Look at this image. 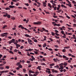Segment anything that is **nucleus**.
Segmentation results:
<instances>
[{"mask_svg": "<svg viewBox=\"0 0 76 76\" xmlns=\"http://www.w3.org/2000/svg\"><path fill=\"white\" fill-rule=\"evenodd\" d=\"M35 25H40L41 23V22L40 21H38L37 22H34L33 23Z\"/></svg>", "mask_w": 76, "mask_h": 76, "instance_id": "1", "label": "nucleus"}, {"mask_svg": "<svg viewBox=\"0 0 76 76\" xmlns=\"http://www.w3.org/2000/svg\"><path fill=\"white\" fill-rule=\"evenodd\" d=\"M63 65V63H61V64H60L59 65V66H60L61 68L62 69H64Z\"/></svg>", "mask_w": 76, "mask_h": 76, "instance_id": "2", "label": "nucleus"}, {"mask_svg": "<svg viewBox=\"0 0 76 76\" xmlns=\"http://www.w3.org/2000/svg\"><path fill=\"white\" fill-rule=\"evenodd\" d=\"M27 40L28 41V43H29V42H33H33H32V40L29 39V38L27 39Z\"/></svg>", "mask_w": 76, "mask_h": 76, "instance_id": "3", "label": "nucleus"}, {"mask_svg": "<svg viewBox=\"0 0 76 76\" xmlns=\"http://www.w3.org/2000/svg\"><path fill=\"white\" fill-rule=\"evenodd\" d=\"M9 7H10V8H12V9H13L15 7V6L13 5H10L9 6Z\"/></svg>", "mask_w": 76, "mask_h": 76, "instance_id": "4", "label": "nucleus"}, {"mask_svg": "<svg viewBox=\"0 0 76 76\" xmlns=\"http://www.w3.org/2000/svg\"><path fill=\"white\" fill-rule=\"evenodd\" d=\"M25 36L26 37H28L29 38H31V37L28 34H25Z\"/></svg>", "mask_w": 76, "mask_h": 76, "instance_id": "5", "label": "nucleus"}, {"mask_svg": "<svg viewBox=\"0 0 76 76\" xmlns=\"http://www.w3.org/2000/svg\"><path fill=\"white\" fill-rule=\"evenodd\" d=\"M52 72H53L54 73H58V71H57V70H55L54 69H53Z\"/></svg>", "mask_w": 76, "mask_h": 76, "instance_id": "6", "label": "nucleus"}, {"mask_svg": "<svg viewBox=\"0 0 76 76\" xmlns=\"http://www.w3.org/2000/svg\"><path fill=\"white\" fill-rule=\"evenodd\" d=\"M61 7L63 8H65L66 9H67V7L66 6H64V5L61 4Z\"/></svg>", "mask_w": 76, "mask_h": 76, "instance_id": "7", "label": "nucleus"}, {"mask_svg": "<svg viewBox=\"0 0 76 76\" xmlns=\"http://www.w3.org/2000/svg\"><path fill=\"white\" fill-rule=\"evenodd\" d=\"M42 29L45 32H47L48 33V30H46L44 28H42Z\"/></svg>", "mask_w": 76, "mask_h": 76, "instance_id": "8", "label": "nucleus"}, {"mask_svg": "<svg viewBox=\"0 0 76 76\" xmlns=\"http://www.w3.org/2000/svg\"><path fill=\"white\" fill-rule=\"evenodd\" d=\"M43 6H44V7H45L46 6L47 4L46 3L43 2Z\"/></svg>", "mask_w": 76, "mask_h": 76, "instance_id": "9", "label": "nucleus"}, {"mask_svg": "<svg viewBox=\"0 0 76 76\" xmlns=\"http://www.w3.org/2000/svg\"><path fill=\"white\" fill-rule=\"evenodd\" d=\"M29 72L30 73H35V72L33 71H31V70H29Z\"/></svg>", "mask_w": 76, "mask_h": 76, "instance_id": "10", "label": "nucleus"}, {"mask_svg": "<svg viewBox=\"0 0 76 76\" xmlns=\"http://www.w3.org/2000/svg\"><path fill=\"white\" fill-rule=\"evenodd\" d=\"M1 37H4V36H6V35H5L4 34V33H2L1 35Z\"/></svg>", "mask_w": 76, "mask_h": 76, "instance_id": "11", "label": "nucleus"}, {"mask_svg": "<svg viewBox=\"0 0 76 76\" xmlns=\"http://www.w3.org/2000/svg\"><path fill=\"white\" fill-rule=\"evenodd\" d=\"M11 41H12V42H13V43H15V39H12Z\"/></svg>", "mask_w": 76, "mask_h": 76, "instance_id": "12", "label": "nucleus"}, {"mask_svg": "<svg viewBox=\"0 0 76 76\" xmlns=\"http://www.w3.org/2000/svg\"><path fill=\"white\" fill-rule=\"evenodd\" d=\"M21 29H25V30H27V29H26L25 28H24V27H23V26H21Z\"/></svg>", "mask_w": 76, "mask_h": 76, "instance_id": "13", "label": "nucleus"}, {"mask_svg": "<svg viewBox=\"0 0 76 76\" xmlns=\"http://www.w3.org/2000/svg\"><path fill=\"white\" fill-rule=\"evenodd\" d=\"M18 54H19L20 55H21V56H23V54H22V53L21 52L19 51L18 52Z\"/></svg>", "mask_w": 76, "mask_h": 76, "instance_id": "14", "label": "nucleus"}, {"mask_svg": "<svg viewBox=\"0 0 76 76\" xmlns=\"http://www.w3.org/2000/svg\"><path fill=\"white\" fill-rule=\"evenodd\" d=\"M26 51H31V49H27L26 50Z\"/></svg>", "mask_w": 76, "mask_h": 76, "instance_id": "15", "label": "nucleus"}, {"mask_svg": "<svg viewBox=\"0 0 76 76\" xmlns=\"http://www.w3.org/2000/svg\"><path fill=\"white\" fill-rule=\"evenodd\" d=\"M9 53H10L11 54H14L13 52H12V50H9Z\"/></svg>", "mask_w": 76, "mask_h": 76, "instance_id": "16", "label": "nucleus"}, {"mask_svg": "<svg viewBox=\"0 0 76 76\" xmlns=\"http://www.w3.org/2000/svg\"><path fill=\"white\" fill-rule=\"evenodd\" d=\"M18 67L19 68H20V69H21V68H22V65L20 64L18 66Z\"/></svg>", "mask_w": 76, "mask_h": 76, "instance_id": "17", "label": "nucleus"}, {"mask_svg": "<svg viewBox=\"0 0 76 76\" xmlns=\"http://www.w3.org/2000/svg\"><path fill=\"white\" fill-rule=\"evenodd\" d=\"M9 74H10V75H12V76H14V74L12 73V72H9Z\"/></svg>", "mask_w": 76, "mask_h": 76, "instance_id": "18", "label": "nucleus"}, {"mask_svg": "<svg viewBox=\"0 0 76 76\" xmlns=\"http://www.w3.org/2000/svg\"><path fill=\"white\" fill-rule=\"evenodd\" d=\"M31 57L32 59H33L34 60H35V58L34 57V56H33L31 55Z\"/></svg>", "mask_w": 76, "mask_h": 76, "instance_id": "19", "label": "nucleus"}, {"mask_svg": "<svg viewBox=\"0 0 76 76\" xmlns=\"http://www.w3.org/2000/svg\"><path fill=\"white\" fill-rule=\"evenodd\" d=\"M5 10H10V8L9 7H7L5 8Z\"/></svg>", "mask_w": 76, "mask_h": 76, "instance_id": "20", "label": "nucleus"}, {"mask_svg": "<svg viewBox=\"0 0 76 76\" xmlns=\"http://www.w3.org/2000/svg\"><path fill=\"white\" fill-rule=\"evenodd\" d=\"M70 48V46H67L64 47V48L65 49H69V48Z\"/></svg>", "mask_w": 76, "mask_h": 76, "instance_id": "21", "label": "nucleus"}, {"mask_svg": "<svg viewBox=\"0 0 76 76\" xmlns=\"http://www.w3.org/2000/svg\"><path fill=\"white\" fill-rule=\"evenodd\" d=\"M7 25H4L2 27V28L3 29H4V28H7Z\"/></svg>", "mask_w": 76, "mask_h": 76, "instance_id": "22", "label": "nucleus"}, {"mask_svg": "<svg viewBox=\"0 0 76 76\" xmlns=\"http://www.w3.org/2000/svg\"><path fill=\"white\" fill-rule=\"evenodd\" d=\"M7 15H8V14L6 13L5 15H3V16L4 17H6V16H7Z\"/></svg>", "mask_w": 76, "mask_h": 76, "instance_id": "23", "label": "nucleus"}, {"mask_svg": "<svg viewBox=\"0 0 76 76\" xmlns=\"http://www.w3.org/2000/svg\"><path fill=\"white\" fill-rule=\"evenodd\" d=\"M20 62H18L16 64V65H17V66H18L20 65Z\"/></svg>", "mask_w": 76, "mask_h": 76, "instance_id": "24", "label": "nucleus"}, {"mask_svg": "<svg viewBox=\"0 0 76 76\" xmlns=\"http://www.w3.org/2000/svg\"><path fill=\"white\" fill-rule=\"evenodd\" d=\"M16 46H18V47H20V45L18 44H17L16 45Z\"/></svg>", "mask_w": 76, "mask_h": 76, "instance_id": "25", "label": "nucleus"}, {"mask_svg": "<svg viewBox=\"0 0 76 76\" xmlns=\"http://www.w3.org/2000/svg\"><path fill=\"white\" fill-rule=\"evenodd\" d=\"M68 6H69V7H72V4H68Z\"/></svg>", "mask_w": 76, "mask_h": 76, "instance_id": "26", "label": "nucleus"}, {"mask_svg": "<svg viewBox=\"0 0 76 76\" xmlns=\"http://www.w3.org/2000/svg\"><path fill=\"white\" fill-rule=\"evenodd\" d=\"M52 35H53V36L55 35V33L53 32H51Z\"/></svg>", "mask_w": 76, "mask_h": 76, "instance_id": "27", "label": "nucleus"}, {"mask_svg": "<svg viewBox=\"0 0 76 76\" xmlns=\"http://www.w3.org/2000/svg\"><path fill=\"white\" fill-rule=\"evenodd\" d=\"M46 43H45V44H44V45L43 46V47H46Z\"/></svg>", "mask_w": 76, "mask_h": 76, "instance_id": "28", "label": "nucleus"}, {"mask_svg": "<svg viewBox=\"0 0 76 76\" xmlns=\"http://www.w3.org/2000/svg\"><path fill=\"white\" fill-rule=\"evenodd\" d=\"M5 68H6V69H9V66H5Z\"/></svg>", "mask_w": 76, "mask_h": 76, "instance_id": "29", "label": "nucleus"}, {"mask_svg": "<svg viewBox=\"0 0 76 76\" xmlns=\"http://www.w3.org/2000/svg\"><path fill=\"white\" fill-rule=\"evenodd\" d=\"M63 65L66 66V65H67V63L66 62H64V64H63Z\"/></svg>", "mask_w": 76, "mask_h": 76, "instance_id": "30", "label": "nucleus"}, {"mask_svg": "<svg viewBox=\"0 0 76 76\" xmlns=\"http://www.w3.org/2000/svg\"><path fill=\"white\" fill-rule=\"evenodd\" d=\"M54 64L53 63L52 64H50V65H49V66H54Z\"/></svg>", "mask_w": 76, "mask_h": 76, "instance_id": "31", "label": "nucleus"}, {"mask_svg": "<svg viewBox=\"0 0 76 76\" xmlns=\"http://www.w3.org/2000/svg\"><path fill=\"white\" fill-rule=\"evenodd\" d=\"M68 29H69V30H72L73 29V28H70V27H68Z\"/></svg>", "mask_w": 76, "mask_h": 76, "instance_id": "32", "label": "nucleus"}, {"mask_svg": "<svg viewBox=\"0 0 76 76\" xmlns=\"http://www.w3.org/2000/svg\"><path fill=\"white\" fill-rule=\"evenodd\" d=\"M62 52L63 53H65L66 52V49H64L62 50Z\"/></svg>", "mask_w": 76, "mask_h": 76, "instance_id": "33", "label": "nucleus"}, {"mask_svg": "<svg viewBox=\"0 0 76 76\" xmlns=\"http://www.w3.org/2000/svg\"><path fill=\"white\" fill-rule=\"evenodd\" d=\"M7 17L8 18H10V15H7Z\"/></svg>", "mask_w": 76, "mask_h": 76, "instance_id": "34", "label": "nucleus"}, {"mask_svg": "<svg viewBox=\"0 0 76 76\" xmlns=\"http://www.w3.org/2000/svg\"><path fill=\"white\" fill-rule=\"evenodd\" d=\"M12 42V40H10V41L8 43L9 44H11Z\"/></svg>", "mask_w": 76, "mask_h": 76, "instance_id": "35", "label": "nucleus"}, {"mask_svg": "<svg viewBox=\"0 0 76 76\" xmlns=\"http://www.w3.org/2000/svg\"><path fill=\"white\" fill-rule=\"evenodd\" d=\"M65 60H69V58L66 57V58H65Z\"/></svg>", "mask_w": 76, "mask_h": 76, "instance_id": "36", "label": "nucleus"}, {"mask_svg": "<svg viewBox=\"0 0 76 76\" xmlns=\"http://www.w3.org/2000/svg\"><path fill=\"white\" fill-rule=\"evenodd\" d=\"M29 19H27V21H26V23H28V22H29Z\"/></svg>", "mask_w": 76, "mask_h": 76, "instance_id": "37", "label": "nucleus"}, {"mask_svg": "<svg viewBox=\"0 0 76 76\" xmlns=\"http://www.w3.org/2000/svg\"><path fill=\"white\" fill-rule=\"evenodd\" d=\"M11 19H12V20H15V17H12Z\"/></svg>", "mask_w": 76, "mask_h": 76, "instance_id": "38", "label": "nucleus"}, {"mask_svg": "<svg viewBox=\"0 0 76 76\" xmlns=\"http://www.w3.org/2000/svg\"><path fill=\"white\" fill-rule=\"evenodd\" d=\"M34 42H38V40H37V39H35L34 40Z\"/></svg>", "mask_w": 76, "mask_h": 76, "instance_id": "39", "label": "nucleus"}, {"mask_svg": "<svg viewBox=\"0 0 76 76\" xmlns=\"http://www.w3.org/2000/svg\"><path fill=\"white\" fill-rule=\"evenodd\" d=\"M41 67V66H38V67H37V69H39Z\"/></svg>", "mask_w": 76, "mask_h": 76, "instance_id": "40", "label": "nucleus"}, {"mask_svg": "<svg viewBox=\"0 0 76 76\" xmlns=\"http://www.w3.org/2000/svg\"><path fill=\"white\" fill-rule=\"evenodd\" d=\"M30 54H31V55H34L35 54L34 53H32V52H31L29 53Z\"/></svg>", "mask_w": 76, "mask_h": 76, "instance_id": "41", "label": "nucleus"}, {"mask_svg": "<svg viewBox=\"0 0 76 76\" xmlns=\"http://www.w3.org/2000/svg\"><path fill=\"white\" fill-rule=\"evenodd\" d=\"M56 60V58H54L53 59V61H54L55 62H57V61Z\"/></svg>", "mask_w": 76, "mask_h": 76, "instance_id": "42", "label": "nucleus"}, {"mask_svg": "<svg viewBox=\"0 0 76 76\" xmlns=\"http://www.w3.org/2000/svg\"><path fill=\"white\" fill-rule=\"evenodd\" d=\"M55 37L56 38H57V39H59V37H57L56 35H55Z\"/></svg>", "mask_w": 76, "mask_h": 76, "instance_id": "43", "label": "nucleus"}, {"mask_svg": "<svg viewBox=\"0 0 76 76\" xmlns=\"http://www.w3.org/2000/svg\"><path fill=\"white\" fill-rule=\"evenodd\" d=\"M0 60H3V61H5V59H4V58L0 59Z\"/></svg>", "mask_w": 76, "mask_h": 76, "instance_id": "44", "label": "nucleus"}, {"mask_svg": "<svg viewBox=\"0 0 76 76\" xmlns=\"http://www.w3.org/2000/svg\"><path fill=\"white\" fill-rule=\"evenodd\" d=\"M23 71L24 72H26V69H23Z\"/></svg>", "mask_w": 76, "mask_h": 76, "instance_id": "45", "label": "nucleus"}, {"mask_svg": "<svg viewBox=\"0 0 76 76\" xmlns=\"http://www.w3.org/2000/svg\"><path fill=\"white\" fill-rule=\"evenodd\" d=\"M17 51H18V50H17V49H15V50H14V52L15 53H17Z\"/></svg>", "mask_w": 76, "mask_h": 76, "instance_id": "46", "label": "nucleus"}, {"mask_svg": "<svg viewBox=\"0 0 76 76\" xmlns=\"http://www.w3.org/2000/svg\"><path fill=\"white\" fill-rule=\"evenodd\" d=\"M63 57L64 58H66V56L64 55H63Z\"/></svg>", "mask_w": 76, "mask_h": 76, "instance_id": "47", "label": "nucleus"}, {"mask_svg": "<svg viewBox=\"0 0 76 76\" xmlns=\"http://www.w3.org/2000/svg\"><path fill=\"white\" fill-rule=\"evenodd\" d=\"M59 18H64V17L63 16L61 15L59 16Z\"/></svg>", "mask_w": 76, "mask_h": 76, "instance_id": "48", "label": "nucleus"}, {"mask_svg": "<svg viewBox=\"0 0 76 76\" xmlns=\"http://www.w3.org/2000/svg\"><path fill=\"white\" fill-rule=\"evenodd\" d=\"M34 53L36 54H38V52L35 51H34Z\"/></svg>", "mask_w": 76, "mask_h": 76, "instance_id": "49", "label": "nucleus"}, {"mask_svg": "<svg viewBox=\"0 0 76 76\" xmlns=\"http://www.w3.org/2000/svg\"><path fill=\"white\" fill-rule=\"evenodd\" d=\"M53 17H54V18H57V16H55L54 15H53Z\"/></svg>", "mask_w": 76, "mask_h": 76, "instance_id": "50", "label": "nucleus"}, {"mask_svg": "<svg viewBox=\"0 0 76 76\" xmlns=\"http://www.w3.org/2000/svg\"><path fill=\"white\" fill-rule=\"evenodd\" d=\"M72 3H73V4H76V2H75V1H73Z\"/></svg>", "mask_w": 76, "mask_h": 76, "instance_id": "51", "label": "nucleus"}, {"mask_svg": "<svg viewBox=\"0 0 76 76\" xmlns=\"http://www.w3.org/2000/svg\"><path fill=\"white\" fill-rule=\"evenodd\" d=\"M35 51H37V52H39V51L38 50H37V49H34Z\"/></svg>", "mask_w": 76, "mask_h": 76, "instance_id": "52", "label": "nucleus"}, {"mask_svg": "<svg viewBox=\"0 0 76 76\" xmlns=\"http://www.w3.org/2000/svg\"><path fill=\"white\" fill-rule=\"evenodd\" d=\"M61 33L62 34H64V31H61Z\"/></svg>", "mask_w": 76, "mask_h": 76, "instance_id": "53", "label": "nucleus"}, {"mask_svg": "<svg viewBox=\"0 0 76 76\" xmlns=\"http://www.w3.org/2000/svg\"><path fill=\"white\" fill-rule=\"evenodd\" d=\"M55 32H56V33H58L59 32L57 30H55Z\"/></svg>", "mask_w": 76, "mask_h": 76, "instance_id": "54", "label": "nucleus"}, {"mask_svg": "<svg viewBox=\"0 0 76 76\" xmlns=\"http://www.w3.org/2000/svg\"><path fill=\"white\" fill-rule=\"evenodd\" d=\"M55 34L56 35H57V36H59V34H58L57 33H55Z\"/></svg>", "mask_w": 76, "mask_h": 76, "instance_id": "55", "label": "nucleus"}, {"mask_svg": "<svg viewBox=\"0 0 76 76\" xmlns=\"http://www.w3.org/2000/svg\"><path fill=\"white\" fill-rule=\"evenodd\" d=\"M0 69L1 70H3V69H4V68L3 67H0Z\"/></svg>", "mask_w": 76, "mask_h": 76, "instance_id": "56", "label": "nucleus"}, {"mask_svg": "<svg viewBox=\"0 0 76 76\" xmlns=\"http://www.w3.org/2000/svg\"><path fill=\"white\" fill-rule=\"evenodd\" d=\"M27 63H28V64H29L30 63V61H27Z\"/></svg>", "mask_w": 76, "mask_h": 76, "instance_id": "57", "label": "nucleus"}, {"mask_svg": "<svg viewBox=\"0 0 76 76\" xmlns=\"http://www.w3.org/2000/svg\"><path fill=\"white\" fill-rule=\"evenodd\" d=\"M48 50H50V51H53V49H52L48 48Z\"/></svg>", "mask_w": 76, "mask_h": 76, "instance_id": "58", "label": "nucleus"}, {"mask_svg": "<svg viewBox=\"0 0 76 76\" xmlns=\"http://www.w3.org/2000/svg\"><path fill=\"white\" fill-rule=\"evenodd\" d=\"M3 63L4 64H6V62H5V61H3Z\"/></svg>", "mask_w": 76, "mask_h": 76, "instance_id": "59", "label": "nucleus"}, {"mask_svg": "<svg viewBox=\"0 0 76 76\" xmlns=\"http://www.w3.org/2000/svg\"><path fill=\"white\" fill-rule=\"evenodd\" d=\"M56 9H57V7H55L54 8V10H56Z\"/></svg>", "mask_w": 76, "mask_h": 76, "instance_id": "60", "label": "nucleus"}, {"mask_svg": "<svg viewBox=\"0 0 76 76\" xmlns=\"http://www.w3.org/2000/svg\"><path fill=\"white\" fill-rule=\"evenodd\" d=\"M24 48V47L23 46H22L20 47V49H22Z\"/></svg>", "mask_w": 76, "mask_h": 76, "instance_id": "61", "label": "nucleus"}, {"mask_svg": "<svg viewBox=\"0 0 76 76\" xmlns=\"http://www.w3.org/2000/svg\"><path fill=\"white\" fill-rule=\"evenodd\" d=\"M49 39H50L51 40V41H53V39L51 38H49Z\"/></svg>", "mask_w": 76, "mask_h": 76, "instance_id": "62", "label": "nucleus"}, {"mask_svg": "<svg viewBox=\"0 0 76 76\" xmlns=\"http://www.w3.org/2000/svg\"><path fill=\"white\" fill-rule=\"evenodd\" d=\"M11 5H13V1L11 2Z\"/></svg>", "mask_w": 76, "mask_h": 76, "instance_id": "63", "label": "nucleus"}, {"mask_svg": "<svg viewBox=\"0 0 76 76\" xmlns=\"http://www.w3.org/2000/svg\"><path fill=\"white\" fill-rule=\"evenodd\" d=\"M73 26H74V27H76V24H73Z\"/></svg>", "mask_w": 76, "mask_h": 76, "instance_id": "64", "label": "nucleus"}]
</instances>
